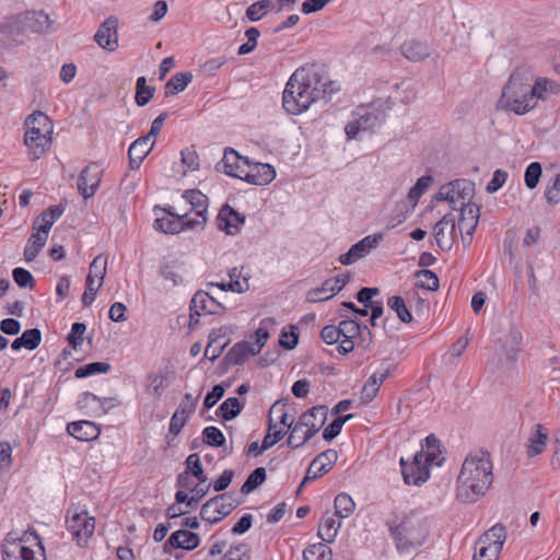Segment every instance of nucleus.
Returning <instances> with one entry per match:
<instances>
[{
	"mask_svg": "<svg viewBox=\"0 0 560 560\" xmlns=\"http://www.w3.org/2000/svg\"><path fill=\"white\" fill-rule=\"evenodd\" d=\"M493 464L489 452L479 448L469 452L456 479V499L475 503L483 498L493 483Z\"/></svg>",
	"mask_w": 560,
	"mask_h": 560,
	"instance_id": "1",
	"label": "nucleus"
},
{
	"mask_svg": "<svg viewBox=\"0 0 560 560\" xmlns=\"http://www.w3.org/2000/svg\"><path fill=\"white\" fill-rule=\"evenodd\" d=\"M327 82L314 66L296 69L285 84L282 106L290 115H300L324 97Z\"/></svg>",
	"mask_w": 560,
	"mask_h": 560,
	"instance_id": "2",
	"label": "nucleus"
},
{
	"mask_svg": "<svg viewBox=\"0 0 560 560\" xmlns=\"http://www.w3.org/2000/svg\"><path fill=\"white\" fill-rule=\"evenodd\" d=\"M534 72L526 66L515 68L503 86L499 105L523 116L537 107L538 95L533 83Z\"/></svg>",
	"mask_w": 560,
	"mask_h": 560,
	"instance_id": "3",
	"label": "nucleus"
},
{
	"mask_svg": "<svg viewBox=\"0 0 560 560\" xmlns=\"http://www.w3.org/2000/svg\"><path fill=\"white\" fill-rule=\"evenodd\" d=\"M24 144L32 160L42 158L51 147L54 124L43 112L37 110L25 119Z\"/></svg>",
	"mask_w": 560,
	"mask_h": 560,
	"instance_id": "4",
	"label": "nucleus"
},
{
	"mask_svg": "<svg viewBox=\"0 0 560 560\" xmlns=\"http://www.w3.org/2000/svg\"><path fill=\"white\" fill-rule=\"evenodd\" d=\"M499 325L498 347L493 357L488 361V368L493 372L503 368L509 369L514 364L522 342V334L514 323L504 318L499 322Z\"/></svg>",
	"mask_w": 560,
	"mask_h": 560,
	"instance_id": "5",
	"label": "nucleus"
},
{
	"mask_svg": "<svg viewBox=\"0 0 560 560\" xmlns=\"http://www.w3.org/2000/svg\"><path fill=\"white\" fill-rule=\"evenodd\" d=\"M475 196V183L469 179H455L440 187L427 209L432 211L434 201H447L453 210L471 203Z\"/></svg>",
	"mask_w": 560,
	"mask_h": 560,
	"instance_id": "6",
	"label": "nucleus"
},
{
	"mask_svg": "<svg viewBox=\"0 0 560 560\" xmlns=\"http://www.w3.org/2000/svg\"><path fill=\"white\" fill-rule=\"evenodd\" d=\"M446 447L434 434L422 440V483L446 463Z\"/></svg>",
	"mask_w": 560,
	"mask_h": 560,
	"instance_id": "7",
	"label": "nucleus"
},
{
	"mask_svg": "<svg viewBox=\"0 0 560 560\" xmlns=\"http://www.w3.org/2000/svg\"><path fill=\"white\" fill-rule=\"evenodd\" d=\"M67 528L80 547H84L95 530V518L88 511L70 508L67 515Z\"/></svg>",
	"mask_w": 560,
	"mask_h": 560,
	"instance_id": "8",
	"label": "nucleus"
},
{
	"mask_svg": "<svg viewBox=\"0 0 560 560\" xmlns=\"http://www.w3.org/2000/svg\"><path fill=\"white\" fill-rule=\"evenodd\" d=\"M240 504L236 494L226 492L208 500L200 511V516L208 523H218Z\"/></svg>",
	"mask_w": 560,
	"mask_h": 560,
	"instance_id": "9",
	"label": "nucleus"
},
{
	"mask_svg": "<svg viewBox=\"0 0 560 560\" xmlns=\"http://www.w3.org/2000/svg\"><path fill=\"white\" fill-rule=\"evenodd\" d=\"M254 338L255 341H241L231 348L228 358L233 364L241 365L249 357L258 354L269 338L268 329L264 326H259L255 330Z\"/></svg>",
	"mask_w": 560,
	"mask_h": 560,
	"instance_id": "10",
	"label": "nucleus"
},
{
	"mask_svg": "<svg viewBox=\"0 0 560 560\" xmlns=\"http://www.w3.org/2000/svg\"><path fill=\"white\" fill-rule=\"evenodd\" d=\"M27 540L28 538L26 534L18 538L13 537L12 534H9L2 544L3 560H44V548L42 547L40 541L37 542V546L42 552L37 556L32 548L26 546Z\"/></svg>",
	"mask_w": 560,
	"mask_h": 560,
	"instance_id": "11",
	"label": "nucleus"
},
{
	"mask_svg": "<svg viewBox=\"0 0 560 560\" xmlns=\"http://www.w3.org/2000/svg\"><path fill=\"white\" fill-rule=\"evenodd\" d=\"M420 200V178L413 184L406 199L397 203L394 212L388 217L387 226L395 228L404 223L415 211Z\"/></svg>",
	"mask_w": 560,
	"mask_h": 560,
	"instance_id": "12",
	"label": "nucleus"
},
{
	"mask_svg": "<svg viewBox=\"0 0 560 560\" xmlns=\"http://www.w3.org/2000/svg\"><path fill=\"white\" fill-rule=\"evenodd\" d=\"M350 276L341 273L327 279L320 287L312 289L306 294V301L318 303L335 296L349 282Z\"/></svg>",
	"mask_w": 560,
	"mask_h": 560,
	"instance_id": "13",
	"label": "nucleus"
},
{
	"mask_svg": "<svg viewBox=\"0 0 560 560\" xmlns=\"http://www.w3.org/2000/svg\"><path fill=\"white\" fill-rule=\"evenodd\" d=\"M21 33H48L52 30V21L44 11L26 12L18 18Z\"/></svg>",
	"mask_w": 560,
	"mask_h": 560,
	"instance_id": "14",
	"label": "nucleus"
},
{
	"mask_svg": "<svg viewBox=\"0 0 560 560\" xmlns=\"http://www.w3.org/2000/svg\"><path fill=\"white\" fill-rule=\"evenodd\" d=\"M381 240V234L365 236L358 243L353 244L347 253L340 255V264L349 266L364 258L371 253L372 249H374L378 245Z\"/></svg>",
	"mask_w": 560,
	"mask_h": 560,
	"instance_id": "15",
	"label": "nucleus"
},
{
	"mask_svg": "<svg viewBox=\"0 0 560 560\" xmlns=\"http://www.w3.org/2000/svg\"><path fill=\"white\" fill-rule=\"evenodd\" d=\"M456 234L455 218L453 214H445L435 225L433 226V237L436 245L442 250H448L452 248Z\"/></svg>",
	"mask_w": 560,
	"mask_h": 560,
	"instance_id": "16",
	"label": "nucleus"
},
{
	"mask_svg": "<svg viewBox=\"0 0 560 560\" xmlns=\"http://www.w3.org/2000/svg\"><path fill=\"white\" fill-rule=\"evenodd\" d=\"M224 310V306L208 292L198 291L195 293L190 302V322L195 319V315L222 314Z\"/></svg>",
	"mask_w": 560,
	"mask_h": 560,
	"instance_id": "17",
	"label": "nucleus"
},
{
	"mask_svg": "<svg viewBox=\"0 0 560 560\" xmlns=\"http://www.w3.org/2000/svg\"><path fill=\"white\" fill-rule=\"evenodd\" d=\"M102 178V170L96 163L85 166L78 179V189L84 199H89L96 192Z\"/></svg>",
	"mask_w": 560,
	"mask_h": 560,
	"instance_id": "18",
	"label": "nucleus"
},
{
	"mask_svg": "<svg viewBox=\"0 0 560 560\" xmlns=\"http://www.w3.org/2000/svg\"><path fill=\"white\" fill-rule=\"evenodd\" d=\"M460 211L457 220V228L459 233L462 234L463 242H470L472 234L478 224L480 210L479 207L471 202L467 206H463L458 209Z\"/></svg>",
	"mask_w": 560,
	"mask_h": 560,
	"instance_id": "19",
	"label": "nucleus"
},
{
	"mask_svg": "<svg viewBox=\"0 0 560 560\" xmlns=\"http://www.w3.org/2000/svg\"><path fill=\"white\" fill-rule=\"evenodd\" d=\"M118 20L115 16H108L98 27L94 35L96 43L108 51H114L118 47Z\"/></svg>",
	"mask_w": 560,
	"mask_h": 560,
	"instance_id": "20",
	"label": "nucleus"
},
{
	"mask_svg": "<svg viewBox=\"0 0 560 560\" xmlns=\"http://www.w3.org/2000/svg\"><path fill=\"white\" fill-rule=\"evenodd\" d=\"M275 177L276 171L273 166L265 163L252 164L248 162L241 179L253 185L264 186L271 183Z\"/></svg>",
	"mask_w": 560,
	"mask_h": 560,
	"instance_id": "21",
	"label": "nucleus"
},
{
	"mask_svg": "<svg viewBox=\"0 0 560 560\" xmlns=\"http://www.w3.org/2000/svg\"><path fill=\"white\" fill-rule=\"evenodd\" d=\"M337 452L335 450H326L318 454L311 463L305 477L304 482L315 480L329 471L337 460Z\"/></svg>",
	"mask_w": 560,
	"mask_h": 560,
	"instance_id": "22",
	"label": "nucleus"
},
{
	"mask_svg": "<svg viewBox=\"0 0 560 560\" xmlns=\"http://www.w3.org/2000/svg\"><path fill=\"white\" fill-rule=\"evenodd\" d=\"M245 222V217L235 211L229 205L223 206L217 217V224L221 231L229 235H235L240 232Z\"/></svg>",
	"mask_w": 560,
	"mask_h": 560,
	"instance_id": "23",
	"label": "nucleus"
},
{
	"mask_svg": "<svg viewBox=\"0 0 560 560\" xmlns=\"http://www.w3.org/2000/svg\"><path fill=\"white\" fill-rule=\"evenodd\" d=\"M327 418L325 406H316L306 410L299 419L300 427L305 428L312 436L323 427Z\"/></svg>",
	"mask_w": 560,
	"mask_h": 560,
	"instance_id": "24",
	"label": "nucleus"
},
{
	"mask_svg": "<svg viewBox=\"0 0 560 560\" xmlns=\"http://www.w3.org/2000/svg\"><path fill=\"white\" fill-rule=\"evenodd\" d=\"M155 140H150L149 137H140L131 143L128 150L129 166L132 170L140 167L143 160L152 151Z\"/></svg>",
	"mask_w": 560,
	"mask_h": 560,
	"instance_id": "25",
	"label": "nucleus"
},
{
	"mask_svg": "<svg viewBox=\"0 0 560 560\" xmlns=\"http://www.w3.org/2000/svg\"><path fill=\"white\" fill-rule=\"evenodd\" d=\"M247 163L248 159L240 155L234 149H225L222 164L226 175L241 179Z\"/></svg>",
	"mask_w": 560,
	"mask_h": 560,
	"instance_id": "26",
	"label": "nucleus"
},
{
	"mask_svg": "<svg viewBox=\"0 0 560 560\" xmlns=\"http://www.w3.org/2000/svg\"><path fill=\"white\" fill-rule=\"evenodd\" d=\"M358 116L363 131H366L380 127L385 121L386 113L385 110H380L376 107V103H373L369 108L360 109Z\"/></svg>",
	"mask_w": 560,
	"mask_h": 560,
	"instance_id": "27",
	"label": "nucleus"
},
{
	"mask_svg": "<svg viewBox=\"0 0 560 560\" xmlns=\"http://www.w3.org/2000/svg\"><path fill=\"white\" fill-rule=\"evenodd\" d=\"M505 540L506 529L502 524L498 523L479 537L477 546L498 547V552L501 553Z\"/></svg>",
	"mask_w": 560,
	"mask_h": 560,
	"instance_id": "28",
	"label": "nucleus"
},
{
	"mask_svg": "<svg viewBox=\"0 0 560 560\" xmlns=\"http://www.w3.org/2000/svg\"><path fill=\"white\" fill-rule=\"evenodd\" d=\"M68 433L80 441H92L100 435L98 427L91 421H77L68 424Z\"/></svg>",
	"mask_w": 560,
	"mask_h": 560,
	"instance_id": "29",
	"label": "nucleus"
},
{
	"mask_svg": "<svg viewBox=\"0 0 560 560\" xmlns=\"http://www.w3.org/2000/svg\"><path fill=\"white\" fill-rule=\"evenodd\" d=\"M549 440L548 432L544 429V427L539 423L533 427V432L528 438L527 443V455L528 457H534L541 454L547 445Z\"/></svg>",
	"mask_w": 560,
	"mask_h": 560,
	"instance_id": "30",
	"label": "nucleus"
},
{
	"mask_svg": "<svg viewBox=\"0 0 560 560\" xmlns=\"http://www.w3.org/2000/svg\"><path fill=\"white\" fill-rule=\"evenodd\" d=\"M199 542V536L187 529H179L174 532L167 540V544H170L173 548H180L186 550H192L197 548Z\"/></svg>",
	"mask_w": 560,
	"mask_h": 560,
	"instance_id": "31",
	"label": "nucleus"
},
{
	"mask_svg": "<svg viewBox=\"0 0 560 560\" xmlns=\"http://www.w3.org/2000/svg\"><path fill=\"white\" fill-rule=\"evenodd\" d=\"M401 475L404 482L408 486H418L420 482V452L413 455L412 462L400 458Z\"/></svg>",
	"mask_w": 560,
	"mask_h": 560,
	"instance_id": "32",
	"label": "nucleus"
},
{
	"mask_svg": "<svg viewBox=\"0 0 560 560\" xmlns=\"http://www.w3.org/2000/svg\"><path fill=\"white\" fill-rule=\"evenodd\" d=\"M533 83L535 85L538 100L541 102H547L550 97L560 94V83L552 79L536 77L534 74Z\"/></svg>",
	"mask_w": 560,
	"mask_h": 560,
	"instance_id": "33",
	"label": "nucleus"
},
{
	"mask_svg": "<svg viewBox=\"0 0 560 560\" xmlns=\"http://www.w3.org/2000/svg\"><path fill=\"white\" fill-rule=\"evenodd\" d=\"M340 526V522L327 512L319 524L317 535L323 541L330 544L335 540Z\"/></svg>",
	"mask_w": 560,
	"mask_h": 560,
	"instance_id": "34",
	"label": "nucleus"
},
{
	"mask_svg": "<svg viewBox=\"0 0 560 560\" xmlns=\"http://www.w3.org/2000/svg\"><path fill=\"white\" fill-rule=\"evenodd\" d=\"M153 226L155 230L163 233L175 234L183 231V222L180 221V215H175L172 212H168L167 217L155 219Z\"/></svg>",
	"mask_w": 560,
	"mask_h": 560,
	"instance_id": "35",
	"label": "nucleus"
},
{
	"mask_svg": "<svg viewBox=\"0 0 560 560\" xmlns=\"http://www.w3.org/2000/svg\"><path fill=\"white\" fill-rule=\"evenodd\" d=\"M47 238V235H44L43 233H38L36 231L32 233L24 248V259L27 262L33 261L37 257L42 248L45 246Z\"/></svg>",
	"mask_w": 560,
	"mask_h": 560,
	"instance_id": "36",
	"label": "nucleus"
},
{
	"mask_svg": "<svg viewBox=\"0 0 560 560\" xmlns=\"http://www.w3.org/2000/svg\"><path fill=\"white\" fill-rule=\"evenodd\" d=\"M183 198L191 206L195 214H206L208 209V197L200 190H187Z\"/></svg>",
	"mask_w": 560,
	"mask_h": 560,
	"instance_id": "37",
	"label": "nucleus"
},
{
	"mask_svg": "<svg viewBox=\"0 0 560 560\" xmlns=\"http://www.w3.org/2000/svg\"><path fill=\"white\" fill-rule=\"evenodd\" d=\"M192 74L190 72H182L174 74L165 85V95H175L183 92L191 82Z\"/></svg>",
	"mask_w": 560,
	"mask_h": 560,
	"instance_id": "38",
	"label": "nucleus"
},
{
	"mask_svg": "<svg viewBox=\"0 0 560 560\" xmlns=\"http://www.w3.org/2000/svg\"><path fill=\"white\" fill-rule=\"evenodd\" d=\"M335 505V515L340 518H347L349 517L355 509V503L352 500V498L346 493L341 492L337 494L334 501Z\"/></svg>",
	"mask_w": 560,
	"mask_h": 560,
	"instance_id": "39",
	"label": "nucleus"
},
{
	"mask_svg": "<svg viewBox=\"0 0 560 560\" xmlns=\"http://www.w3.org/2000/svg\"><path fill=\"white\" fill-rule=\"evenodd\" d=\"M229 277L228 288L230 291L244 293L249 290L248 277L243 275V268H232L229 271Z\"/></svg>",
	"mask_w": 560,
	"mask_h": 560,
	"instance_id": "40",
	"label": "nucleus"
},
{
	"mask_svg": "<svg viewBox=\"0 0 560 560\" xmlns=\"http://www.w3.org/2000/svg\"><path fill=\"white\" fill-rule=\"evenodd\" d=\"M304 560H331V549L323 542L314 544L303 551Z\"/></svg>",
	"mask_w": 560,
	"mask_h": 560,
	"instance_id": "41",
	"label": "nucleus"
},
{
	"mask_svg": "<svg viewBox=\"0 0 560 560\" xmlns=\"http://www.w3.org/2000/svg\"><path fill=\"white\" fill-rule=\"evenodd\" d=\"M277 422L282 425L281 428L287 427L289 430H291L294 425V418L289 420V416L284 409V406L279 405V402L273 404L269 410V423Z\"/></svg>",
	"mask_w": 560,
	"mask_h": 560,
	"instance_id": "42",
	"label": "nucleus"
},
{
	"mask_svg": "<svg viewBox=\"0 0 560 560\" xmlns=\"http://www.w3.org/2000/svg\"><path fill=\"white\" fill-rule=\"evenodd\" d=\"M266 480V469L264 467H258L253 470L241 488V492L243 494H249L255 489H257L260 485H262Z\"/></svg>",
	"mask_w": 560,
	"mask_h": 560,
	"instance_id": "43",
	"label": "nucleus"
},
{
	"mask_svg": "<svg viewBox=\"0 0 560 560\" xmlns=\"http://www.w3.org/2000/svg\"><path fill=\"white\" fill-rule=\"evenodd\" d=\"M107 256L100 254L97 255L89 267V277L96 279V282L103 284V280L107 272Z\"/></svg>",
	"mask_w": 560,
	"mask_h": 560,
	"instance_id": "44",
	"label": "nucleus"
},
{
	"mask_svg": "<svg viewBox=\"0 0 560 560\" xmlns=\"http://www.w3.org/2000/svg\"><path fill=\"white\" fill-rule=\"evenodd\" d=\"M273 9L271 0H260L250 4L246 10V16L252 22L259 21L267 12Z\"/></svg>",
	"mask_w": 560,
	"mask_h": 560,
	"instance_id": "45",
	"label": "nucleus"
},
{
	"mask_svg": "<svg viewBox=\"0 0 560 560\" xmlns=\"http://www.w3.org/2000/svg\"><path fill=\"white\" fill-rule=\"evenodd\" d=\"M313 436L306 432L305 428L296 422L289 432L288 445L291 448H298L308 442Z\"/></svg>",
	"mask_w": 560,
	"mask_h": 560,
	"instance_id": "46",
	"label": "nucleus"
},
{
	"mask_svg": "<svg viewBox=\"0 0 560 560\" xmlns=\"http://www.w3.org/2000/svg\"><path fill=\"white\" fill-rule=\"evenodd\" d=\"M80 404L83 407H89L92 404H97L100 406V409L102 410V413H106L108 409H110L115 406V398L101 399L96 395L86 392V393L82 394Z\"/></svg>",
	"mask_w": 560,
	"mask_h": 560,
	"instance_id": "47",
	"label": "nucleus"
},
{
	"mask_svg": "<svg viewBox=\"0 0 560 560\" xmlns=\"http://www.w3.org/2000/svg\"><path fill=\"white\" fill-rule=\"evenodd\" d=\"M110 368L107 362H93L78 368L74 375L77 378H84L96 373H107Z\"/></svg>",
	"mask_w": 560,
	"mask_h": 560,
	"instance_id": "48",
	"label": "nucleus"
},
{
	"mask_svg": "<svg viewBox=\"0 0 560 560\" xmlns=\"http://www.w3.org/2000/svg\"><path fill=\"white\" fill-rule=\"evenodd\" d=\"M243 406L241 405L240 400L235 397H230L226 400H224L221 406L219 407L221 417L224 420H232L236 418L240 412L242 411Z\"/></svg>",
	"mask_w": 560,
	"mask_h": 560,
	"instance_id": "49",
	"label": "nucleus"
},
{
	"mask_svg": "<svg viewBox=\"0 0 560 560\" xmlns=\"http://www.w3.org/2000/svg\"><path fill=\"white\" fill-rule=\"evenodd\" d=\"M387 305L396 312L398 318L404 323H410L412 315L406 306V303L401 296H392L387 301Z\"/></svg>",
	"mask_w": 560,
	"mask_h": 560,
	"instance_id": "50",
	"label": "nucleus"
},
{
	"mask_svg": "<svg viewBox=\"0 0 560 560\" xmlns=\"http://www.w3.org/2000/svg\"><path fill=\"white\" fill-rule=\"evenodd\" d=\"M186 466L187 470L185 472H188V476H194L198 479V481H207V476L203 472L200 457L197 453L190 454L186 458Z\"/></svg>",
	"mask_w": 560,
	"mask_h": 560,
	"instance_id": "51",
	"label": "nucleus"
},
{
	"mask_svg": "<svg viewBox=\"0 0 560 560\" xmlns=\"http://www.w3.org/2000/svg\"><path fill=\"white\" fill-rule=\"evenodd\" d=\"M221 560H250V549L246 544H237L226 550Z\"/></svg>",
	"mask_w": 560,
	"mask_h": 560,
	"instance_id": "52",
	"label": "nucleus"
},
{
	"mask_svg": "<svg viewBox=\"0 0 560 560\" xmlns=\"http://www.w3.org/2000/svg\"><path fill=\"white\" fill-rule=\"evenodd\" d=\"M541 174H542V167H541L540 163H538V162L530 163L526 167V171H525V175H524L525 185L529 189L536 188L539 183V179L541 177Z\"/></svg>",
	"mask_w": 560,
	"mask_h": 560,
	"instance_id": "53",
	"label": "nucleus"
},
{
	"mask_svg": "<svg viewBox=\"0 0 560 560\" xmlns=\"http://www.w3.org/2000/svg\"><path fill=\"white\" fill-rule=\"evenodd\" d=\"M352 417L353 416L351 413L343 417H337L328 427L324 429L323 438L326 441L334 440L340 433L342 425Z\"/></svg>",
	"mask_w": 560,
	"mask_h": 560,
	"instance_id": "54",
	"label": "nucleus"
},
{
	"mask_svg": "<svg viewBox=\"0 0 560 560\" xmlns=\"http://www.w3.org/2000/svg\"><path fill=\"white\" fill-rule=\"evenodd\" d=\"M202 435L205 443H207L210 446L220 447L225 443V438L223 433L215 427L205 428Z\"/></svg>",
	"mask_w": 560,
	"mask_h": 560,
	"instance_id": "55",
	"label": "nucleus"
},
{
	"mask_svg": "<svg viewBox=\"0 0 560 560\" xmlns=\"http://www.w3.org/2000/svg\"><path fill=\"white\" fill-rule=\"evenodd\" d=\"M21 341H23L25 349L34 350L40 345L42 332L37 328L27 329L22 334Z\"/></svg>",
	"mask_w": 560,
	"mask_h": 560,
	"instance_id": "56",
	"label": "nucleus"
},
{
	"mask_svg": "<svg viewBox=\"0 0 560 560\" xmlns=\"http://www.w3.org/2000/svg\"><path fill=\"white\" fill-rule=\"evenodd\" d=\"M338 328L340 337L357 338L361 334V327L354 319H346L340 322Z\"/></svg>",
	"mask_w": 560,
	"mask_h": 560,
	"instance_id": "57",
	"label": "nucleus"
},
{
	"mask_svg": "<svg viewBox=\"0 0 560 560\" xmlns=\"http://www.w3.org/2000/svg\"><path fill=\"white\" fill-rule=\"evenodd\" d=\"M544 196L550 206H555L560 201V174L555 177L552 184L547 185Z\"/></svg>",
	"mask_w": 560,
	"mask_h": 560,
	"instance_id": "58",
	"label": "nucleus"
},
{
	"mask_svg": "<svg viewBox=\"0 0 560 560\" xmlns=\"http://www.w3.org/2000/svg\"><path fill=\"white\" fill-rule=\"evenodd\" d=\"M245 35L247 37V42L238 48V55H246L252 52L257 46V39L260 33L258 28L249 27L246 30Z\"/></svg>",
	"mask_w": 560,
	"mask_h": 560,
	"instance_id": "59",
	"label": "nucleus"
},
{
	"mask_svg": "<svg viewBox=\"0 0 560 560\" xmlns=\"http://www.w3.org/2000/svg\"><path fill=\"white\" fill-rule=\"evenodd\" d=\"M13 279L16 282V284L21 288H33L35 280L32 273L24 269V268H15L13 269Z\"/></svg>",
	"mask_w": 560,
	"mask_h": 560,
	"instance_id": "60",
	"label": "nucleus"
},
{
	"mask_svg": "<svg viewBox=\"0 0 560 560\" xmlns=\"http://www.w3.org/2000/svg\"><path fill=\"white\" fill-rule=\"evenodd\" d=\"M86 330V326L83 323H74L71 328V332L68 337L69 343L73 349L80 347L83 342V335Z\"/></svg>",
	"mask_w": 560,
	"mask_h": 560,
	"instance_id": "61",
	"label": "nucleus"
},
{
	"mask_svg": "<svg viewBox=\"0 0 560 560\" xmlns=\"http://www.w3.org/2000/svg\"><path fill=\"white\" fill-rule=\"evenodd\" d=\"M500 553L498 552V547H486V546H477L476 552L472 560H498Z\"/></svg>",
	"mask_w": 560,
	"mask_h": 560,
	"instance_id": "62",
	"label": "nucleus"
},
{
	"mask_svg": "<svg viewBox=\"0 0 560 560\" xmlns=\"http://www.w3.org/2000/svg\"><path fill=\"white\" fill-rule=\"evenodd\" d=\"M508 173L503 170H497L493 173L492 179L488 183L486 190L489 194H493L498 191L506 182Z\"/></svg>",
	"mask_w": 560,
	"mask_h": 560,
	"instance_id": "63",
	"label": "nucleus"
},
{
	"mask_svg": "<svg viewBox=\"0 0 560 560\" xmlns=\"http://www.w3.org/2000/svg\"><path fill=\"white\" fill-rule=\"evenodd\" d=\"M401 54L409 60L417 61L420 58V45L417 40L405 42L401 45Z\"/></svg>",
	"mask_w": 560,
	"mask_h": 560,
	"instance_id": "64",
	"label": "nucleus"
}]
</instances>
